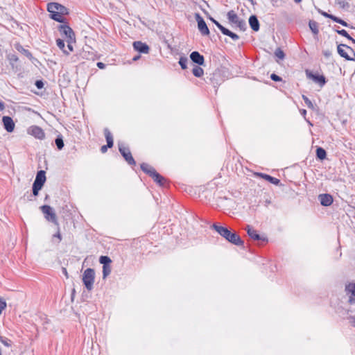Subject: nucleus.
Returning <instances> with one entry per match:
<instances>
[{"instance_id":"32","label":"nucleus","mask_w":355,"mask_h":355,"mask_svg":"<svg viewBox=\"0 0 355 355\" xmlns=\"http://www.w3.org/2000/svg\"><path fill=\"white\" fill-rule=\"evenodd\" d=\"M56 44L58 46V48L63 51L64 53H65L67 55L69 54V51H67L65 49V44H64V41L63 40H62V39H57L56 40Z\"/></svg>"},{"instance_id":"42","label":"nucleus","mask_w":355,"mask_h":355,"mask_svg":"<svg viewBox=\"0 0 355 355\" xmlns=\"http://www.w3.org/2000/svg\"><path fill=\"white\" fill-rule=\"evenodd\" d=\"M270 78L272 80L275 81V82H280L282 80V78L275 73H272L270 75Z\"/></svg>"},{"instance_id":"37","label":"nucleus","mask_w":355,"mask_h":355,"mask_svg":"<svg viewBox=\"0 0 355 355\" xmlns=\"http://www.w3.org/2000/svg\"><path fill=\"white\" fill-rule=\"evenodd\" d=\"M302 99L304 100L305 104L306 106L311 110L314 109L313 103L311 102V101L305 95H302Z\"/></svg>"},{"instance_id":"21","label":"nucleus","mask_w":355,"mask_h":355,"mask_svg":"<svg viewBox=\"0 0 355 355\" xmlns=\"http://www.w3.org/2000/svg\"><path fill=\"white\" fill-rule=\"evenodd\" d=\"M245 230L248 236L253 240L260 241L262 239L259 234H258L257 231L252 229L250 225H248Z\"/></svg>"},{"instance_id":"10","label":"nucleus","mask_w":355,"mask_h":355,"mask_svg":"<svg viewBox=\"0 0 355 355\" xmlns=\"http://www.w3.org/2000/svg\"><path fill=\"white\" fill-rule=\"evenodd\" d=\"M306 76L313 82L318 83L321 87H322L327 83V79L324 75L313 73L312 72L306 71Z\"/></svg>"},{"instance_id":"43","label":"nucleus","mask_w":355,"mask_h":355,"mask_svg":"<svg viewBox=\"0 0 355 355\" xmlns=\"http://www.w3.org/2000/svg\"><path fill=\"white\" fill-rule=\"evenodd\" d=\"M35 85L37 89H41L44 87V84L42 80H37L35 81Z\"/></svg>"},{"instance_id":"6","label":"nucleus","mask_w":355,"mask_h":355,"mask_svg":"<svg viewBox=\"0 0 355 355\" xmlns=\"http://www.w3.org/2000/svg\"><path fill=\"white\" fill-rule=\"evenodd\" d=\"M60 34L67 39V40L75 41V34L72 28L67 24H60L58 26Z\"/></svg>"},{"instance_id":"27","label":"nucleus","mask_w":355,"mask_h":355,"mask_svg":"<svg viewBox=\"0 0 355 355\" xmlns=\"http://www.w3.org/2000/svg\"><path fill=\"white\" fill-rule=\"evenodd\" d=\"M309 26L312 33L317 35L319 33L318 24L314 20H310L309 22Z\"/></svg>"},{"instance_id":"20","label":"nucleus","mask_w":355,"mask_h":355,"mask_svg":"<svg viewBox=\"0 0 355 355\" xmlns=\"http://www.w3.org/2000/svg\"><path fill=\"white\" fill-rule=\"evenodd\" d=\"M150 177H151L154 182H155L159 186H164L166 182L165 178L161 175L156 171H154Z\"/></svg>"},{"instance_id":"56","label":"nucleus","mask_w":355,"mask_h":355,"mask_svg":"<svg viewBox=\"0 0 355 355\" xmlns=\"http://www.w3.org/2000/svg\"><path fill=\"white\" fill-rule=\"evenodd\" d=\"M300 114L304 116L305 117L306 114V110H304V109H302L300 110Z\"/></svg>"},{"instance_id":"22","label":"nucleus","mask_w":355,"mask_h":355,"mask_svg":"<svg viewBox=\"0 0 355 355\" xmlns=\"http://www.w3.org/2000/svg\"><path fill=\"white\" fill-rule=\"evenodd\" d=\"M46 172L43 170H40V171H37L34 181L37 182V183H40L44 186V184L46 182Z\"/></svg>"},{"instance_id":"41","label":"nucleus","mask_w":355,"mask_h":355,"mask_svg":"<svg viewBox=\"0 0 355 355\" xmlns=\"http://www.w3.org/2000/svg\"><path fill=\"white\" fill-rule=\"evenodd\" d=\"M55 239H58V241H57L58 243H60L61 241V240H62V236H61V234L60 232V227H59V225L58 226V231L56 232L55 234H54L53 235V237H52L53 241H54Z\"/></svg>"},{"instance_id":"59","label":"nucleus","mask_w":355,"mask_h":355,"mask_svg":"<svg viewBox=\"0 0 355 355\" xmlns=\"http://www.w3.org/2000/svg\"><path fill=\"white\" fill-rule=\"evenodd\" d=\"M295 3H300L302 0H294Z\"/></svg>"},{"instance_id":"30","label":"nucleus","mask_w":355,"mask_h":355,"mask_svg":"<svg viewBox=\"0 0 355 355\" xmlns=\"http://www.w3.org/2000/svg\"><path fill=\"white\" fill-rule=\"evenodd\" d=\"M202 10L203 11V12L207 15L208 19L213 23L221 31V28H223V26H222L217 20H216L214 17H212L211 15H209V14L208 13V12H207L205 10H203L202 9Z\"/></svg>"},{"instance_id":"35","label":"nucleus","mask_w":355,"mask_h":355,"mask_svg":"<svg viewBox=\"0 0 355 355\" xmlns=\"http://www.w3.org/2000/svg\"><path fill=\"white\" fill-rule=\"evenodd\" d=\"M178 62L182 69H186L187 68L188 59L187 57H180Z\"/></svg>"},{"instance_id":"46","label":"nucleus","mask_w":355,"mask_h":355,"mask_svg":"<svg viewBox=\"0 0 355 355\" xmlns=\"http://www.w3.org/2000/svg\"><path fill=\"white\" fill-rule=\"evenodd\" d=\"M67 48L69 49V53L71 51H73V46H72V43L73 42H75V41H71V40H67Z\"/></svg>"},{"instance_id":"8","label":"nucleus","mask_w":355,"mask_h":355,"mask_svg":"<svg viewBox=\"0 0 355 355\" xmlns=\"http://www.w3.org/2000/svg\"><path fill=\"white\" fill-rule=\"evenodd\" d=\"M344 48L348 49L350 53H352L353 54L354 56H355V53H354V51L352 48H351L350 46H349L347 44H338V47H337V51H338V53L342 57V58H344L345 59H346L347 60H354V58H352L350 57L348 53L345 51V50L344 49Z\"/></svg>"},{"instance_id":"47","label":"nucleus","mask_w":355,"mask_h":355,"mask_svg":"<svg viewBox=\"0 0 355 355\" xmlns=\"http://www.w3.org/2000/svg\"><path fill=\"white\" fill-rule=\"evenodd\" d=\"M33 187L35 189H37L39 190H41L42 188L43 187V185H42L40 183H37V182H35L34 181L33 184Z\"/></svg>"},{"instance_id":"23","label":"nucleus","mask_w":355,"mask_h":355,"mask_svg":"<svg viewBox=\"0 0 355 355\" xmlns=\"http://www.w3.org/2000/svg\"><path fill=\"white\" fill-rule=\"evenodd\" d=\"M334 31L339 35L346 37L349 40L352 41V43L355 44V39L352 37L349 33L345 29H339L338 26H335Z\"/></svg>"},{"instance_id":"36","label":"nucleus","mask_w":355,"mask_h":355,"mask_svg":"<svg viewBox=\"0 0 355 355\" xmlns=\"http://www.w3.org/2000/svg\"><path fill=\"white\" fill-rule=\"evenodd\" d=\"M219 72H214L212 74H211V77L209 78V80L211 83L214 86L216 87L219 83L216 81V77L219 76Z\"/></svg>"},{"instance_id":"14","label":"nucleus","mask_w":355,"mask_h":355,"mask_svg":"<svg viewBox=\"0 0 355 355\" xmlns=\"http://www.w3.org/2000/svg\"><path fill=\"white\" fill-rule=\"evenodd\" d=\"M318 200L320 204L324 207L330 206L334 201L333 197L329 193H322L318 196Z\"/></svg>"},{"instance_id":"25","label":"nucleus","mask_w":355,"mask_h":355,"mask_svg":"<svg viewBox=\"0 0 355 355\" xmlns=\"http://www.w3.org/2000/svg\"><path fill=\"white\" fill-rule=\"evenodd\" d=\"M221 33L225 35H227V36H229L230 37H231L233 40H238L239 39V36L232 32L231 31H230L228 28H225L223 26V28H221Z\"/></svg>"},{"instance_id":"33","label":"nucleus","mask_w":355,"mask_h":355,"mask_svg":"<svg viewBox=\"0 0 355 355\" xmlns=\"http://www.w3.org/2000/svg\"><path fill=\"white\" fill-rule=\"evenodd\" d=\"M7 58L10 62V64L12 66V67H14V63L17 62L19 60L17 55L14 53H9L7 55Z\"/></svg>"},{"instance_id":"7","label":"nucleus","mask_w":355,"mask_h":355,"mask_svg":"<svg viewBox=\"0 0 355 355\" xmlns=\"http://www.w3.org/2000/svg\"><path fill=\"white\" fill-rule=\"evenodd\" d=\"M195 18L198 23V28L200 33L202 35H209L210 31L204 19L200 16L199 13L195 14Z\"/></svg>"},{"instance_id":"24","label":"nucleus","mask_w":355,"mask_h":355,"mask_svg":"<svg viewBox=\"0 0 355 355\" xmlns=\"http://www.w3.org/2000/svg\"><path fill=\"white\" fill-rule=\"evenodd\" d=\"M104 134L106 139L107 144L109 148H112L114 144L113 137L108 128L104 129Z\"/></svg>"},{"instance_id":"44","label":"nucleus","mask_w":355,"mask_h":355,"mask_svg":"<svg viewBox=\"0 0 355 355\" xmlns=\"http://www.w3.org/2000/svg\"><path fill=\"white\" fill-rule=\"evenodd\" d=\"M6 307V302L0 298V315L1 314L3 309Z\"/></svg>"},{"instance_id":"9","label":"nucleus","mask_w":355,"mask_h":355,"mask_svg":"<svg viewBox=\"0 0 355 355\" xmlns=\"http://www.w3.org/2000/svg\"><path fill=\"white\" fill-rule=\"evenodd\" d=\"M28 133L38 139H44L45 133L42 128L37 125H32L28 129Z\"/></svg>"},{"instance_id":"4","label":"nucleus","mask_w":355,"mask_h":355,"mask_svg":"<svg viewBox=\"0 0 355 355\" xmlns=\"http://www.w3.org/2000/svg\"><path fill=\"white\" fill-rule=\"evenodd\" d=\"M95 279V271L92 268H87L83 274V282L85 288L89 291L93 289Z\"/></svg>"},{"instance_id":"52","label":"nucleus","mask_w":355,"mask_h":355,"mask_svg":"<svg viewBox=\"0 0 355 355\" xmlns=\"http://www.w3.org/2000/svg\"><path fill=\"white\" fill-rule=\"evenodd\" d=\"M96 65L101 69H103L106 67L105 64H104L103 62H97Z\"/></svg>"},{"instance_id":"29","label":"nucleus","mask_w":355,"mask_h":355,"mask_svg":"<svg viewBox=\"0 0 355 355\" xmlns=\"http://www.w3.org/2000/svg\"><path fill=\"white\" fill-rule=\"evenodd\" d=\"M55 144L57 146V148L59 150H60L63 148L64 144L62 136L61 135H59L56 137V138L55 139Z\"/></svg>"},{"instance_id":"2","label":"nucleus","mask_w":355,"mask_h":355,"mask_svg":"<svg viewBox=\"0 0 355 355\" xmlns=\"http://www.w3.org/2000/svg\"><path fill=\"white\" fill-rule=\"evenodd\" d=\"M227 18L230 24L234 25L236 27L239 28L240 31H245L247 29L245 21L239 18L234 10H232L227 12Z\"/></svg>"},{"instance_id":"57","label":"nucleus","mask_w":355,"mask_h":355,"mask_svg":"<svg viewBox=\"0 0 355 355\" xmlns=\"http://www.w3.org/2000/svg\"><path fill=\"white\" fill-rule=\"evenodd\" d=\"M140 58V55H136L133 58H132V60L133 61H137V60H139Z\"/></svg>"},{"instance_id":"11","label":"nucleus","mask_w":355,"mask_h":355,"mask_svg":"<svg viewBox=\"0 0 355 355\" xmlns=\"http://www.w3.org/2000/svg\"><path fill=\"white\" fill-rule=\"evenodd\" d=\"M49 9H52L56 10L60 14L64 15H67L69 13V9L64 6L57 3V2H51L48 4Z\"/></svg>"},{"instance_id":"19","label":"nucleus","mask_w":355,"mask_h":355,"mask_svg":"<svg viewBox=\"0 0 355 355\" xmlns=\"http://www.w3.org/2000/svg\"><path fill=\"white\" fill-rule=\"evenodd\" d=\"M15 48L17 51L24 55L30 60H33L35 59L32 53L28 49H24L20 44H15Z\"/></svg>"},{"instance_id":"48","label":"nucleus","mask_w":355,"mask_h":355,"mask_svg":"<svg viewBox=\"0 0 355 355\" xmlns=\"http://www.w3.org/2000/svg\"><path fill=\"white\" fill-rule=\"evenodd\" d=\"M348 303L350 304H355V296L351 295L349 297Z\"/></svg>"},{"instance_id":"60","label":"nucleus","mask_w":355,"mask_h":355,"mask_svg":"<svg viewBox=\"0 0 355 355\" xmlns=\"http://www.w3.org/2000/svg\"><path fill=\"white\" fill-rule=\"evenodd\" d=\"M352 319L354 320V325L355 327V317H353Z\"/></svg>"},{"instance_id":"58","label":"nucleus","mask_w":355,"mask_h":355,"mask_svg":"<svg viewBox=\"0 0 355 355\" xmlns=\"http://www.w3.org/2000/svg\"><path fill=\"white\" fill-rule=\"evenodd\" d=\"M62 271H63V273L65 275V276L67 277H68V274H67V269L63 268H62Z\"/></svg>"},{"instance_id":"15","label":"nucleus","mask_w":355,"mask_h":355,"mask_svg":"<svg viewBox=\"0 0 355 355\" xmlns=\"http://www.w3.org/2000/svg\"><path fill=\"white\" fill-rule=\"evenodd\" d=\"M191 60L199 66L205 64V58L198 51H193L190 54Z\"/></svg>"},{"instance_id":"53","label":"nucleus","mask_w":355,"mask_h":355,"mask_svg":"<svg viewBox=\"0 0 355 355\" xmlns=\"http://www.w3.org/2000/svg\"><path fill=\"white\" fill-rule=\"evenodd\" d=\"M32 191H33V194L34 196H37L38 194H39V191L40 190L37 189H35L33 187H32Z\"/></svg>"},{"instance_id":"34","label":"nucleus","mask_w":355,"mask_h":355,"mask_svg":"<svg viewBox=\"0 0 355 355\" xmlns=\"http://www.w3.org/2000/svg\"><path fill=\"white\" fill-rule=\"evenodd\" d=\"M99 262L103 264V266H110L109 264L112 262V260L107 256H101Z\"/></svg>"},{"instance_id":"51","label":"nucleus","mask_w":355,"mask_h":355,"mask_svg":"<svg viewBox=\"0 0 355 355\" xmlns=\"http://www.w3.org/2000/svg\"><path fill=\"white\" fill-rule=\"evenodd\" d=\"M319 12L322 15L324 16V17L326 18H329L331 16V14L327 12H324V11H322V10H320Z\"/></svg>"},{"instance_id":"54","label":"nucleus","mask_w":355,"mask_h":355,"mask_svg":"<svg viewBox=\"0 0 355 355\" xmlns=\"http://www.w3.org/2000/svg\"><path fill=\"white\" fill-rule=\"evenodd\" d=\"M108 148H109V146H107V144L101 146V153H105L107 150Z\"/></svg>"},{"instance_id":"5","label":"nucleus","mask_w":355,"mask_h":355,"mask_svg":"<svg viewBox=\"0 0 355 355\" xmlns=\"http://www.w3.org/2000/svg\"><path fill=\"white\" fill-rule=\"evenodd\" d=\"M40 209L43 212L44 218L46 220L51 222L54 223L55 225L58 226L57 216L51 206L44 205L41 206Z\"/></svg>"},{"instance_id":"49","label":"nucleus","mask_w":355,"mask_h":355,"mask_svg":"<svg viewBox=\"0 0 355 355\" xmlns=\"http://www.w3.org/2000/svg\"><path fill=\"white\" fill-rule=\"evenodd\" d=\"M330 19L333 20L334 21L336 22V23H338L339 20L340 18L331 14V16L329 17Z\"/></svg>"},{"instance_id":"28","label":"nucleus","mask_w":355,"mask_h":355,"mask_svg":"<svg viewBox=\"0 0 355 355\" xmlns=\"http://www.w3.org/2000/svg\"><path fill=\"white\" fill-rule=\"evenodd\" d=\"M327 157L326 150L322 147H318L316 148V157L320 160H323Z\"/></svg>"},{"instance_id":"1","label":"nucleus","mask_w":355,"mask_h":355,"mask_svg":"<svg viewBox=\"0 0 355 355\" xmlns=\"http://www.w3.org/2000/svg\"><path fill=\"white\" fill-rule=\"evenodd\" d=\"M211 227L232 244L240 247H243L244 241L236 232H231L227 227L220 226L217 223H214Z\"/></svg>"},{"instance_id":"13","label":"nucleus","mask_w":355,"mask_h":355,"mask_svg":"<svg viewBox=\"0 0 355 355\" xmlns=\"http://www.w3.org/2000/svg\"><path fill=\"white\" fill-rule=\"evenodd\" d=\"M134 49L140 53H148L150 48L148 45L141 41H135L133 42Z\"/></svg>"},{"instance_id":"3","label":"nucleus","mask_w":355,"mask_h":355,"mask_svg":"<svg viewBox=\"0 0 355 355\" xmlns=\"http://www.w3.org/2000/svg\"><path fill=\"white\" fill-rule=\"evenodd\" d=\"M119 150L124 159L129 165L133 166L136 164V162L133 158L130 150L128 146L125 145L123 141L118 142Z\"/></svg>"},{"instance_id":"50","label":"nucleus","mask_w":355,"mask_h":355,"mask_svg":"<svg viewBox=\"0 0 355 355\" xmlns=\"http://www.w3.org/2000/svg\"><path fill=\"white\" fill-rule=\"evenodd\" d=\"M338 24H341L342 26H343L345 27H349V24H347L345 20H343L342 19H340V20L338 21Z\"/></svg>"},{"instance_id":"38","label":"nucleus","mask_w":355,"mask_h":355,"mask_svg":"<svg viewBox=\"0 0 355 355\" xmlns=\"http://www.w3.org/2000/svg\"><path fill=\"white\" fill-rule=\"evenodd\" d=\"M111 272L110 266H103V278L105 279Z\"/></svg>"},{"instance_id":"17","label":"nucleus","mask_w":355,"mask_h":355,"mask_svg":"<svg viewBox=\"0 0 355 355\" xmlns=\"http://www.w3.org/2000/svg\"><path fill=\"white\" fill-rule=\"evenodd\" d=\"M249 25L252 31L257 32L260 28V24L257 17L254 15L249 17Z\"/></svg>"},{"instance_id":"16","label":"nucleus","mask_w":355,"mask_h":355,"mask_svg":"<svg viewBox=\"0 0 355 355\" xmlns=\"http://www.w3.org/2000/svg\"><path fill=\"white\" fill-rule=\"evenodd\" d=\"M46 10L50 13L49 15L51 19L60 23H66V19L62 15L60 14L56 10L49 9L48 6L46 8Z\"/></svg>"},{"instance_id":"26","label":"nucleus","mask_w":355,"mask_h":355,"mask_svg":"<svg viewBox=\"0 0 355 355\" xmlns=\"http://www.w3.org/2000/svg\"><path fill=\"white\" fill-rule=\"evenodd\" d=\"M140 167L141 169L149 176H150L152 173L156 171L153 166L146 163H142Z\"/></svg>"},{"instance_id":"39","label":"nucleus","mask_w":355,"mask_h":355,"mask_svg":"<svg viewBox=\"0 0 355 355\" xmlns=\"http://www.w3.org/2000/svg\"><path fill=\"white\" fill-rule=\"evenodd\" d=\"M336 3L343 9H348L349 8V3L345 0H337Z\"/></svg>"},{"instance_id":"45","label":"nucleus","mask_w":355,"mask_h":355,"mask_svg":"<svg viewBox=\"0 0 355 355\" xmlns=\"http://www.w3.org/2000/svg\"><path fill=\"white\" fill-rule=\"evenodd\" d=\"M322 54L326 58H329L331 56V51L329 49L323 50Z\"/></svg>"},{"instance_id":"18","label":"nucleus","mask_w":355,"mask_h":355,"mask_svg":"<svg viewBox=\"0 0 355 355\" xmlns=\"http://www.w3.org/2000/svg\"><path fill=\"white\" fill-rule=\"evenodd\" d=\"M256 175L268 181L270 183L272 184L279 185L280 184V180L279 179L274 178L270 175L262 173H257Z\"/></svg>"},{"instance_id":"31","label":"nucleus","mask_w":355,"mask_h":355,"mask_svg":"<svg viewBox=\"0 0 355 355\" xmlns=\"http://www.w3.org/2000/svg\"><path fill=\"white\" fill-rule=\"evenodd\" d=\"M192 73L194 76L200 78L203 75L204 71L199 65H197L193 68Z\"/></svg>"},{"instance_id":"40","label":"nucleus","mask_w":355,"mask_h":355,"mask_svg":"<svg viewBox=\"0 0 355 355\" xmlns=\"http://www.w3.org/2000/svg\"><path fill=\"white\" fill-rule=\"evenodd\" d=\"M275 55L277 58H278L280 60H283L285 57V53L280 48L276 49L275 51Z\"/></svg>"},{"instance_id":"12","label":"nucleus","mask_w":355,"mask_h":355,"mask_svg":"<svg viewBox=\"0 0 355 355\" xmlns=\"http://www.w3.org/2000/svg\"><path fill=\"white\" fill-rule=\"evenodd\" d=\"M2 122L4 129L8 132H13L15 125L12 119L10 116H3L2 118Z\"/></svg>"},{"instance_id":"61","label":"nucleus","mask_w":355,"mask_h":355,"mask_svg":"<svg viewBox=\"0 0 355 355\" xmlns=\"http://www.w3.org/2000/svg\"><path fill=\"white\" fill-rule=\"evenodd\" d=\"M308 122H309V123L310 125H312V123H311V121H308Z\"/></svg>"},{"instance_id":"55","label":"nucleus","mask_w":355,"mask_h":355,"mask_svg":"<svg viewBox=\"0 0 355 355\" xmlns=\"http://www.w3.org/2000/svg\"><path fill=\"white\" fill-rule=\"evenodd\" d=\"M5 109V103L3 101H0V111H3Z\"/></svg>"}]
</instances>
